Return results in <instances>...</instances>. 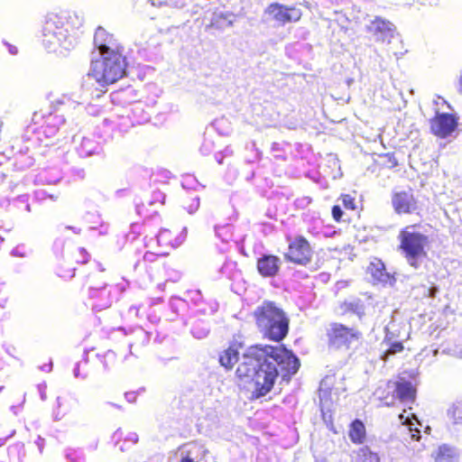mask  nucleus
I'll return each mask as SVG.
<instances>
[{
    "label": "nucleus",
    "mask_w": 462,
    "mask_h": 462,
    "mask_svg": "<svg viewBox=\"0 0 462 462\" xmlns=\"http://www.w3.org/2000/svg\"><path fill=\"white\" fill-rule=\"evenodd\" d=\"M377 393H379V400L386 406L393 405L396 399H398L393 388L388 386V382L384 387H380Z\"/></svg>",
    "instance_id": "21"
},
{
    "label": "nucleus",
    "mask_w": 462,
    "mask_h": 462,
    "mask_svg": "<svg viewBox=\"0 0 462 462\" xmlns=\"http://www.w3.org/2000/svg\"><path fill=\"white\" fill-rule=\"evenodd\" d=\"M360 457L359 462H382L380 456L368 448L360 449Z\"/></svg>",
    "instance_id": "23"
},
{
    "label": "nucleus",
    "mask_w": 462,
    "mask_h": 462,
    "mask_svg": "<svg viewBox=\"0 0 462 462\" xmlns=\"http://www.w3.org/2000/svg\"><path fill=\"white\" fill-rule=\"evenodd\" d=\"M243 347V342L236 339L232 340L228 346L219 354L218 361L220 365L226 370H232L238 362L239 353Z\"/></svg>",
    "instance_id": "14"
},
{
    "label": "nucleus",
    "mask_w": 462,
    "mask_h": 462,
    "mask_svg": "<svg viewBox=\"0 0 462 462\" xmlns=\"http://www.w3.org/2000/svg\"><path fill=\"white\" fill-rule=\"evenodd\" d=\"M339 199H341L342 204L346 209L352 211L357 209L356 198L351 194H341Z\"/></svg>",
    "instance_id": "24"
},
{
    "label": "nucleus",
    "mask_w": 462,
    "mask_h": 462,
    "mask_svg": "<svg viewBox=\"0 0 462 462\" xmlns=\"http://www.w3.org/2000/svg\"><path fill=\"white\" fill-rule=\"evenodd\" d=\"M199 207V200L198 198L189 199V204L186 206L189 213L195 212Z\"/></svg>",
    "instance_id": "27"
},
{
    "label": "nucleus",
    "mask_w": 462,
    "mask_h": 462,
    "mask_svg": "<svg viewBox=\"0 0 462 462\" xmlns=\"http://www.w3.org/2000/svg\"><path fill=\"white\" fill-rule=\"evenodd\" d=\"M127 61L125 54L98 56L90 61L88 76L101 87L116 83L126 74Z\"/></svg>",
    "instance_id": "3"
},
{
    "label": "nucleus",
    "mask_w": 462,
    "mask_h": 462,
    "mask_svg": "<svg viewBox=\"0 0 462 462\" xmlns=\"http://www.w3.org/2000/svg\"><path fill=\"white\" fill-rule=\"evenodd\" d=\"M339 309L341 315H346L348 313L356 314L359 318L365 315V307L360 300L353 301L345 300L340 303Z\"/></svg>",
    "instance_id": "19"
},
{
    "label": "nucleus",
    "mask_w": 462,
    "mask_h": 462,
    "mask_svg": "<svg viewBox=\"0 0 462 462\" xmlns=\"http://www.w3.org/2000/svg\"><path fill=\"white\" fill-rule=\"evenodd\" d=\"M93 44L99 56L125 54V48L120 41L102 26H98L96 29Z\"/></svg>",
    "instance_id": "8"
},
{
    "label": "nucleus",
    "mask_w": 462,
    "mask_h": 462,
    "mask_svg": "<svg viewBox=\"0 0 462 462\" xmlns=\"http://www.w3.org/2000/svg\"><path fill=\"white\" fill-rule=\"evenodd\" d=\"M180 462H196L194 459H192L189 454H187L186 456L182 457L180 460Z\"/></svg>",
    "instance_id": "32"
},
{
    "label": "nucleus",
    "mask_w": 462,
    "mask_h": 462,
    "mask_svg": "<svg viewBox=\"0 0 462 462\" xmlns=\"http://www.w3.org/2000/svg\"><path fill=\"white\" fill-rule=\"evenodd\" d=\"M282 261L279 256L263 254L256 260V270L263 278H273L280 273Z\"/></svg>",
    "instance_id": "12"
},
{
    "label": "nucleus",
    "mask_w": 462,
    "mask_h": 462,
    "mask_svg": "<svg viewBox=\"0 0 462 462\" xmlns=\"http://www.w3.org/2000/svg\"><path fill=\"white\" fill-rule=\"evenodd\" d=\"M435 462H455L457 453L452 447L443 444L439 446L432 453Z\"/></svg>",
    "instance_id": "17"
},
{
    "label": "nucleus",
    "mask_w": 462,
    "mask_h": 462,
    "mask_svg": "<svg viewBox=\"0 0 462 462\" xmlns=\"http://www.w3.org/2000/svg\"><path fill=\"white\" fill-rule=\"evenodd\" d=\"M148 256H153V254H146V255L144 256V258H145V259H147V258H148Z\"/></svg>",
    "instance_id": "39"
},
{
    "label": "nucleus",
    "mask_w": 462,
    "mask_h": 462,
    "mask_svg": "<svg viewBox=\"0 0 462 462\" xmlns=\"http://www.w3.org/2000/svg\"><path fill=\"white\" fill-rule=\"evenodd\" d=\"M448 416L454 424H462V400L457 401L450 406Z\"/></svg>",
    "instance_id": "22"
},
{
    "label": "nucleus",
    "mask_w": 462,
    "mask_h": 462,
    "mask_svg": "<svg viewBox=\"0 0 462 462\" xmlns=\"http://www.w3.org/2000/svg\"><path fill=\"white\" fill-rule=\"evenodd\" d=\"M213 27V23H211L210 24L208 25V28H211Z\"/></svg>",
    "instance_id": "40"
},
{
    "label": "nucleus",
    "mask_w": 462,
    "mask_h": 462,
    "mask_svg": "<svg viewBox=\"0 0 462 462\" xmlns=\"http://www.w3.org/2000/svg\"><path fill=\"white\" fill-rule=\"evenodd\" d=\"M255 326L263 337L280 343L289 334L290 318L285 310L273 300H263L252 313Z\"/></svg>",
    "instance_id": "2"
},
{
    "label": "nucleus",
    "mask_w": 462,
    "mask_h": 462,
    "mask_svg": "<svg viewBox=\"0 0 462 462\" xmlns=\"http://www.w3.org/2000/svg\"><path fill=\"white\" fill-rule=\"evenodd\" d=\"M367 273L378 282L385 283L390 280L383 262L376 257L373 258L367 266Z\"/></svg>",
    "instance_id": "15"
},
{
    "label": "nucleus",
    "mask_w": 462,
    "mask_h": 462,
    "mask_svg": "<svg viewBox=\"0 0 462 462\" xmlns=\"http://www.w3.org/2000/svg\"><path fill=\"white\" fill-rule=\"evenodd\" d=\"M416 225L402 228L398 236L399 249L406 259L407 263L418 268L422 260L428 256L429 237L420 232L411 231V227Z\"/></svg>",
    "instance_id": "4"
},
{
    "label": "nucleus",
    "mask_w": 462,
    "mask_h": 462,
    "mask_svg": "<svg viewBox=\"0 0 462 462\" xmlns=\"http://www.w3.org/2000/svg\"><path fill=\"white\" fill-rule=\"evenodd\" d=\"M391 203L397 215H411L419 208L418 199L411 188L393 190L391 195Z\"/></svg>",
    "instance_id": "10"
},
{
    "label": "nucleus",
    "mask_w": 462,
    "mask_h": 462,
    "mask_svg": "<svg viewBox=\"0 0 462 462\" xmlns=\"http://www.w3.org/2000/svg\"><path fill=\"white\" fill-rule=\"evenodd\" d=\"M437 291V289L436 288H430V297H434L435 296V293Z\"/></svg>",
    "instance_id": "34"
},
{
    "label": "nucleus",
    "mask_w": 462,
    "mask_h": 462,
    "mask_svg": "<svg viewBox=\"0 0 462 462\" xmlns=\"http://www.w3.org/2000/svg\"><path fill=\"white\" fill-rule=\"evenodd\" d=\"M106 355L107 356H112L114 358L116 357V354L113 351H111V350L107 351Z\"/></svg>",
    "instance_id": "36"
},
{
    "label": "nucleus",
    "mask_w": 462,
    "mask_h": 462,
    "mask_svg": "<svg viewBox=\"0 0 462 462\" xmlns=\"http://www.w3.org/2000/svg\"><path fill=\"white\" fill-rule=\"evenodd\" d=\"M459 85H460L461 90H462V73H461V76L459 78Z\"/></svg>",
    "instance_id": "37"
},
{
    "label": "nucleus",
    "mask_w": 462,
    "mask_h": 462,
    "mask_svg": "<svg viewBox=\"0 0 462 462\" xmlns=\"http://www.w3.org/2000/svg\"><path fill=\"white\" fill-rule=\"evenodd\" d=\"M458 120L456 114L437 112L430 119V133L438 138L446 139L457 130Z\"/></svg>",
    "instance_id": "9"
},
{
    "label": "nucleus",
    "mask_w": 462,
    "mask_h": 462,
    "mask_svg": "<svg viewBox=\"0 0 462 462\" xmlns=\"http://www.w3.org/2000/svg\"><path fill=\"white\" fill-rule=\"evenodd\" d=\"M348 437L350 441L356 445H362L365 442L366 429L361 420L356 419L349 424Z\"/></svg>",
    "instance_id": "16"
},
{
    "label": "nucleus",
    "mask_w": 462,
    "mask_h": 462,
    "mask_svg": "<svg viewBox=\"0 0 462 462\" xmlns=\"http://www.w3.org/2000/svg\"><path fill=\"white\" fill-rule=\"evenodd\" d=\"M388 386L393 388L396 393L397 398L402 401L414 402L417 394L416 384L403 377H399L397 380L388 381Z\"/></svg>",
    "instance_id": "13"
},
{
    "label": "nucleus",
    "mask_w": 462,
    "mask_h": 462,
    "mask_svg": "<svg viewBox=\"0 0 462 462\" xmlns=\"http://www.w3.org/2000/svg\"><path fill=\"white\" fill-rule=\"evenodd\" d=\"M367 31L376 37H384L391 32V23L380 17H375L367 26Z\"/></svg>",
    "instance_id": "18"
},
{
    "label": "nucleus",
    "mask_w": 462,
    "mask_h": 462,
    "mask_svg": "<svg viewBox=\"0 0 462 462\" xmlns=\"http://www.w3.org/2000/svg\"><path fill=\"white\" fill-rule=\"evenodd\" d=\"M165 199H166V196L164 193L161 192V191H157L156 192V196L152 201V203H161V204H164L165 202Z\"/></svg>",
    "instance_id": "30"
},
{
    "label": "nucleus",
    "mask_w": 462,
    "mask_h": 462,
    "mask_svg": "<svg viewBox=\"0 0 462 462\" xmlns=\"http://www.w3.org/2000/svg\"><path fill=\"white\" fill-rule=\"evenodd\" d=\"M332 217L335 222L340 223L343 217V210L339 205H334L331 209Z\"/></svg>",
    "instance_id": "26"
},
{
    "label": "nucleus",
    "mask_w": 462,
    "mask_h": 462,
    "mask_svg": "<svg viewBox=\"0 0 462 462\" xmlns=\"http://www.w3.org/2000/svg\"><path fill=\"white\" fill-rule=\"evenodd\" d=\"M277 365L283 376L295 374L300 362L284 345L256 344L243 353L236 370V379L240 385L254 386L253 396L261 398L269 393L279 376Z\"/></svg>",
    "instance_id": "1"
},
{
    "label": "nucleus",
    "mask_w": 462,
    "mask_h": 462,
    "mask_svg": "<svg viewBox=\"0 0 462 462\" xmlns=\"http://www.w3.org/2000/svg\"><path fill=\"white\" fill-rule=\"evenodd\" d=\"M411 438L415 439L416 440H418L420 439V430H415V433L411 434Z\"/></svg>",
    "instance_id": "33"
},
{
    "label": "nucleus",
    "mask_w": 462,
    "mask_h": 462,
    "mask_svg": "<svg viewBox=\"0 0 462 462\" xmlns=\"http://www.w3.org/2000/svg\"><path fill=\"white\" fill-rule=\"evenodd\" d=\"M383 342L387 345V348L383 353L382 358L387 360L390 356L399 354L404 350L402 341L393 340V335H386Z\"/></svg>",
    "instance_id": "20"
},
{
    "label": "nucleus",
    "mask_w": 462,
    "mask_h": 462,
    "mask_svg": "<svg viewBox=\"0 0 462 462\" xmlns=\"http://www.w3.org/2000/svg\"><path fill=\"white\" fill-rule=\"evenodd\" d=\"M70 19L67 12L49 14L42 24V44L50 49L60 46L73 29Z\"/></svg>",
    "instance_id": "5"
},
{
    "label": "nucleus",
    "mask_w": 462,
    "mask_h": 462,
    "mask_svg": "<svg viewBox=\"0 0 462 462\" xmlns=\"http://www.w3.org/2000/svg\"><path fill=\"white\" fill-rule=\"evenodd\" d=\"M265 13L270 14L274 21L281 24L296 23L300 20L302 15L300 9L278 3L270 4L266 7Z\"/></svg>",
    "instance_id": "11"
},
{
    "label": "nucleus",
    "mask_w": 462,
    "mask_h": 462,
    "mask_svg": "<svg viewBox=\"0 0 462 462\" xmlns=\"http://www.w3.org/2000/svg\"><path fill=\"white\" fill-rule=\"evenodd\" d=\"M382 157L386 160L390 168H393L398 165V161L393 153H385Z\"/></svg>",
    "instance_id": "28"
},
{
    "label": "nucleus",
    "mask_w": 462,
    "mask_h": 462,
    "mask_svg": "<svg viewBox=\"0 0 462 462\" xmlns=\"http://www.w3.org/2000/svg\"><path fill=\"white\" fill-rule=\"evenodd\" d=\"M328 345L334 349H350L351 345L355 342H360L363 334L355 328L347 327L339 322L330 324L327 331Z\"/></svg>",
    "instance_id": "6"
},
{
    "label": "nucleus",
    "mask_w": 462,
    "mask_h": 462,
    "mask_svg": "<svg viewBox=\"0 0 462 462\" xmlns=\"http://www.w3.org/2000/svg\"><path fill=\"white\" fill-rule=\"evenodd\" d=\"M80 253H82L83 254H87V252H86V250H85V249H81V250H80Z\"/></svg>",
    "instance_id": "38"
},
{
    "label": "nucleus",
    "mask_w": 462,
    "mask_h": 462,
    "mask_svg": "<svg viewBox=\"0 0 462 462\" xmlns=\"http://www.w3.org/2000/svg\"><path fill=\"white\" fill-rule=\"evenodd\" d=\"M64 404H66V402L63 403L60 400H58V410L55 412V417H56L57 420H60L61 418H63L67 414V412L69 411V409H67L65 411H60L61 407Z\"/></svg>",
    "instance_id": "29"
},
{
    "label": "nucleus",
    "mask_w": 462,
    "mask_h": 462,
    "mask_svg": "<svg viewBox=\"0 0 462 462\" xmlns=\"http://www.w3.org/2000/svg\"><path fill=\"white\" fill-rule=\"evenodd\" d=\"M88 359L83 357L79 362L77 363L76 367L74 368V375L76 377H86L88 374Z\"/></svg>",
    "instance_id": "25"
},
{
    "label": "nucleus",
    "mask_w": 462,
    "mask_h": 462,
    "mask_svg": "<svg viewBox=\"0 0 462 462\" xmlns=\"http://www.w3.org/2000/svg\"><path fill=\"white\" fill-rule=\"evenodd\" d=\"M288 248L283 254L286 262L300 266H307L313 258V248L310 241L301 235L287 236Z\"/></svg>",
    "instance_id": "7"
},
{
    "label": "nucleus",
    "mask_w": 462,
    "mask_h": 462,
    "mask_svg": "<svg viewBox=\"0 0 462 462\" xmlns=\"http://www.w3.org/2000/svg\"><path fill=\"white\" fill-rule=\"evenodd\" d=\"M399 418H400V420L402 421V424H407L409 425V430L410 431H412V429H411V420L409 418V416H404L402 413L399 415Z\"/></svg>",
    "instance_id": "31"
},
{
    "label": "nucleus",
    "mask_w": 462,
    "mask_h": 462,
    "mask_svg": "<svg viewBox=\"0 0 462 462\" xmlns=\"http://www.w3.org/2000/svg\"><path fill=\"white\" fill-rule=\"evenodd\" d=\"M9 51H10L12 54H16V53H17V48H16V47H10V48H9Z\"/></svg>",
    "instance_id": "35"
}]
</instances>
